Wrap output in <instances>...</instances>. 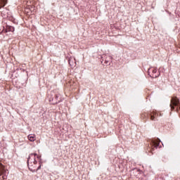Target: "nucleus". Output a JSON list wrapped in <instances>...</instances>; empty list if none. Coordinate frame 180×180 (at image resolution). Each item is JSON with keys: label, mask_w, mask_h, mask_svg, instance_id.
<instances>
[{"label": "nucleus", "mask_w": 180, "mask_h": 180, "mask_svg": "<svg viewBox=\"0 0 180 180\" xmlns=\"http://www.w3.org/2000/svg\"><path fill=\"white\" fill-rule=\"evenodd\" d=\"M36 157L38 159H40L41 156L38 155L37 153H31L27 158V165L30 171L31 172H36L41 168V165L37 164V161H36Z\"/></svg>", "instance_id": "1"}, {"label": "nucleus", "mask_w": 180, "mask_h": 180, "mask_svg": "<svg viewBox=\"0 0 180 180\" xmlns=\"http://www.w3.org/2000/svg\"><path fill=\"white\" fill-rule=\"evenodd\" d=\"M53 94L49 95V102H52V103L56 104L61 102V98L60 94H56L55 97H52Z\"/></svg>", "instance_id": "2"}, {"label": "nucleus", "mask_w": 180, "mask_h": 180, "mask_svg": "<svg viewBox=\"0 0 180 180\" xmlns=\"http://www.w3.org/2000/svg\"><path fill=\"white\" fill-rule=\"evenodd\" d=\"M148 74L151 78H158L160 77V72L157 73V68H149Z\"/></svg>", "instance_id": "3"}, {"label": "nucleus", "mask_w": 180, "mask_h": 180, "mask_svg": "<svg viewBox=\"0 0 180 180\" xmlns=\"http://www.w3.org/2000/svg\"><path fill=\"white\" fill-rule=\"evenodd\" d=\"M178 105H179V98H177L176 97H172L169 105L172 110H174L175 106H178Z\"/></svg>", "instance_id": "4"}, {"label": "nucleus", "mask_w": 180, "mask_h": 180, "mask_svg": "<svg viewBox=\"0 0 180 180\" xmlns=\"http://www.w3.org/2000/svg\"><path fill=\"white\" fill-rule=\"evenodd\" d=\"M6 172H8L6 167L0 163V176H2L3 179H6Z\"/></svg>", "instance_id": "5"}, {"label": "nucleus", "mask_w": 180, "mask_h": 180, "mask_svg": "<svg viewBox=\"0 0 180 180\" xmlns=\"http://www.w3.org/2000/svg\"><path fill=\"white\" fill-rule=\"evenodd\" d=\"M160 141H161L159 139H152L151 143L153 145V147L155 148H158V147L160 146Z\"/></svg>", "instance_id": "6"}, {"label": "nucleus", "mask_w": 180, "mask_h": 180, "mask_svg": "<svg viewBox=\"0 0 180 180\" xmlns=\"http://www.w3.org/2000/svg\"><path fill=\"white\" fill-rule=\"evenodd\" d=\"M103 58V61H105V64H109L110 61H112V56H106L105 55L101 57Z\"/></svg>", "instance_id": "7"}, {"label": "nucleus", "mask_w": 180, "mask_h": 180, "mask_svg": "<svg viewBox=\"0 0 180 180\" xmlns=\"http://www.w3.org/2000/svg\"><path fill=\"white\" fill-rule=\"evenodd\" d=\"M28 140L30 141H36V135H33V134L28 135Z\"/></svg>", "instance_id": "8"}, {"label": "nucleus", "mask_w": 180, "mask_h": 180, "mask_svg": "<svg viewBox=\"0 0 180 180\" xmlns=\"http://www.w3.org/2000/svg\"><path fill=\"white\" fill-rule=\"evenodd\" d=\"M69 64H70V67H75V59L70 58Z\"/></svg>", "instance_id": "9"}, {"label": "nucleus", "mask_w": 180, "mask_h": 180, "mask_svg": "<svg viewBox=\"0 0 180 180\" xmlns=\"http://www.w3.org/2000/svg\"><path fill=\"white\" fill-rule=\"evenodd\" d=\"M7 4V0H0V9L1 8H4L5 5Z\"/></svg>", "instance_id": "10"}, {"label": "nucleus", "mask_w": 180, "mask_h": 180, "mask_svg": "<svg viewBox=\"0 0 180 180\" xmlns=\"http://www.w3.org/2000/svg\"><path fill=\"white\" fill-rule=\"evenodd\" d=\"M7 30H8V32H15V27L12 26H7Z\"/></svg>", "instance_id": "11"}, {"label": "nucleus", "mask_w": 180, "mask_h": 180, "mask_svg": "<svg viewBox=\"0 0 180 180\" xmlns=\"http://www.w3.org/2000/svg\"><path fill=\"white\" fill-rule=\"evenodd\" d=\"M140 170H139V169H134V170H132V172H139Z\"/></svg>", "instance_id": "12"}, {"label": "nucleus", "mask_w": 180, "mask_h": 180, "mask_svg": "<svg viewBox=\"0 0 180 180\" xmlns=\"http://www.w3.org/2000/svg\"><path fill=\"white\" fill-rule=\"evenodd\" d=\"M155 119V117H154L153 115H150V120H154Z\"/></svg>", "instance_id": "13"}, {"label": "nucleus", "mask_w": 180, "mask_h": 180, "mask_svg": "<svg viewBox=\"0 0 180 180\" xmlns=\"http://www.w3.org/2000/svg\"><path fill=\"white\" fill-rule=\"evenodd\" d=\"M152 151H154V148H152Z\"/></svg>", "instance_id": "14"}, {"label": "nucleus", "mask_w": 180, "mask_h": 180, "mask_svg": "<svg viewBox=\"0 0 180 180\" xmlns=\"http://www.w3.org/2000/svg\"><path fill=\"white\" fill-rule=\"evenodd\" d=\"M177 112L179 111L178 108L176 109Z\"/></svg>", "instance_id": "15"}]
</instances>
